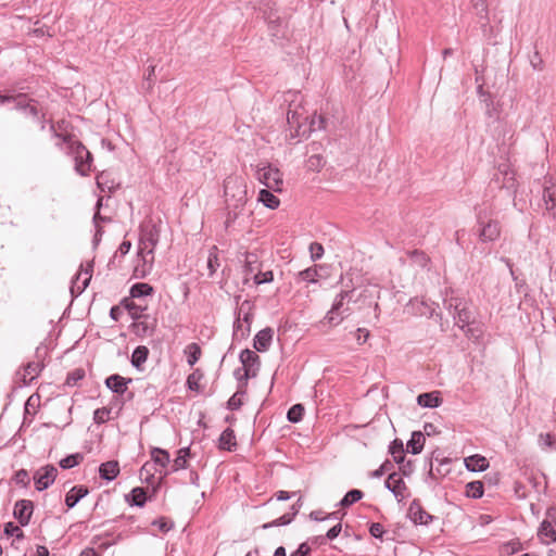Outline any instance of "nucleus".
Returning a JSON list of instances; mask_svg holds the SVG:
<instances>
[{
  "label": "nucleus",
  "mask_w": 556,
  "mask_h": 556,
  "mask_svg": "<svg viewBox=\"0 0 556 556\" xmlns=\"http://www.w3.org/2000/svg\"><path fill=\"white\" fill-rule=\"evenodd\" d=\"M247 185L243 178L229 176L224 181V197L226 204L225 228L231 227L236 220L244 215L247 204Z\"/></svg>",
  "instance_id": "1"
},
{
  "label": "nucleus",
  "mask_w": 556,
  "mask_h": 556,
  "mask_svg": "<svg viewBox=\"0 0 556 556\" xmlns=\"http://www.w3.org/2000/svg\"><path fill=\"white\" fill-rule=\"evenodd\" d=\"M161 228L152 218L144 219L139 226V250L144 265L150 264L151 268L154 260V249L160 241Z\"/></svg>",
  "instance_id": "2"
},
{
  "label": "nucleus",
  "mask_w": 556,
  "mask_h": 556,
  "mask_svg": "<svg viewBox=\"0 0 556 556\" xmlns=\"http://www.w3.org/2000/svg\"><path fill=\"white\" fill-rule=\"evenodd\" d=\"M64 148L67 154L72 155L75 162V170L80 176H87L92 170V154L78 140L72 136L63 137Z\"/></svg>",
  "instance_id": "3"
},
{
  "label": "nucleus",
  "mask_w": 556,
  "mask_h": 556,
  "mask_svg": "<svg viewBox=\"0 0 556 556\" xmlns=\"http://www.w3.org/2000/svg\"><path fill=\"white\" fill-rule=\"evenodd\" d=\"M478 236L481 242H493L501 236V225L496 219L489 218L485 210L476 207Z\"/></svg>",
  "instance_id": "4"
},
{
  "label": "nucleus",
  "mask_w": 556,
  "mask_h": 556,
  "mask_svg": "<svg viewBox=\"0 0 556 556\" xmlns=\"http://www.w3.org/2000/svg\"><path fill=\"white\" fill-rule=\"evenodd\" d=\"M257 179L268 189H271L276 192L282 191V174L278 168L273 167L271 165L260 168L257 170Z\"/></svg>",
  "instance_id": "5"
},
{
  "label": "nucleus",
  "mask_w": 556,
  "mask_h": 556,
  "mask_svg": "<svg viewBox=\"0 0 556 556\" xmlns=\"http://www.w3.org/2000/svg\"><path fill=\"white\" fill-rule=\"evenodd\" d=\"M496 181L501 182V188L505 189L509 195L515 197L517 193V179L515 172L506 163L498 165Z\"/></svg>",
  "instance_id": "6"
},
{
  "label": "nucleus",
  "mask_w": 556,
  "mask_h": 556,
  "mask_svg": "<svg viewBox=\"0 0 556 556\" xmlns=\"http://www.w3.org/2000/svg\"><path fill=\"white\" fill-rule=\"evenodd\" d=\"M58 470L53 465H46L34 473V482L37 491L41 492L48 489L55 481Z\"/></svg>",
  "instance_id": "7"
},
{
  "label": "nucleus",
  "mask_w": 556,
  "mask_h": 556,
  "mask_svg": "<svg viewBox=\"0 0 556 556\" xmlns=\"http://www.w3.org/2000/svg\"><path fill=\"white\" fill-rule=\"evenodd\" d=\"M239 359L243 367L242 378L250 379L255 377L256 370L260 367V356L255 352L244 349L241 351Z\"/></svg>",
  "instance_id": "8"
},
{
  "label": "nucleus",
  "mask_w": 556,
  "mask_h": 556,
  "mask_svg": "<svg viewBox=\"0 0 556 556\" xmlns=\"http://www.w3.org/2000/svg\"><path fill=\"white\" fill-rule=\"evenodd\" d=\"M407 517L410 519L412 522L420 526H428L435 519L433 515L429 514L422 508L420 501L417 498H415L409 504V507L407 509Z\"/></svg>",
  "instance_id": "9"
},
{
  "label": "nucleus",
  "mask_w": 556,
  "mask_h": 556,
  "mask_svg": "<svg viewBox=\"0 0 556 556\" xmlns=\"http://www.w3.org/2000/svg\"><path fill=\"white\" fill-rule=\"evenodd\" d=\"M141 318H143V320H141V321H140V319L135 320L131 324V326H130L131 331L137 337H140V338L153 336L156 330V325H157L156 318L151 317L148 314L143 315Z\"/></svg>",
  "instance_id": "10"
},
{
  "label": "nucleus",
  "mask_w": 556,
  "mask_h": 556,
  "mask_svg": "<svg viewBox=\"0 0 556 556\" xmlns=\"http://www.w3.org/2000/svg\"><path fill=\"white\" fill-rule=\"evenodd\" d=\"M555 182L553 177H544L542 201L545 205V210L552 217H556V192L553 190Z\"/></svg>",
  "instance_id": "11"
},
{
  "label": "nucleus",
  "mask_w": 556,
  "mask_h": 556,
  "mask_svg": "<svg viewBox=\"0 0 556 556\" xmlns=\"http://www.w3.org/2000/svg\"><path fill=\"white\" fill-rule=\"evenodd\" d=\"M91 271H92V263L87 265V268L83 269L80 273H77L72 280L71 285V294L73 298L80 295L84 290L88 287L91 280Z\"/></svg>",
  "instance_id": "12"
},
{
  "label": "nucleus",
  "mask_w": 556,
  "mask_h": 556,
  "mask_svg": "<svg viewBox=\"0 0 556 556\" xmlns=\"http://www.w3.org/2000/svg\"><path fill=\"white\" fill-rule=\"evenodd\" d=\"M34 513V503L30 500L16 501L13 516L22 527L28 526Z\"/></svg>",
  "instance_id": "13"
},
{
  "label": "nucleus",
  "mask_w": 556,
  "mask_h": 556,
  "mask_svg": "<svg viewBox=\"0 0 556 556\" xmlns=\"http://www.w3.org/2000/svg\"><path fill=\"white\" fill-rule=\"evenodd\" d=\"M384 486L394 495V497L401 502L407 490V486L399 472H391L384 481Z\"/></svg>",
  "instance_id": "14"
},
{
  "label": "nucleus",
  "mask_w": 556,
  "mask_h": 556,
  "mask_svg": "<svg viewBox=\"0 0 556 556\" xmlns=\"http://www.w3.org/2000/svg\"><path fill=\"white\" fill-rule=\"evenodd\" d=\"M37 100L29 98L26 93H17V99L14 103V109L21 111L31 117H38L39 110L36 106Z\"/></svg>",
  "instance_id": "15"
},
{
  "label": "nucleus",
  "mask_w": 556,
  "mask_h": 556,
  "mask_svg": "<svg viewBox=\"0 0 556 556\" xmlns=\"http://www.w3.org/2000/svg\"><path fill=\"white\" fill-rule=\"evenodd\" d=\"M132 382L131 378H125L118 374L106 377L104 383L108 389L118 396H123L127 391V386Z\"/></svg>",
  "instance_id": "16"
},
{
  "label": "nucleus",
  "mask_w": 556,
  "mask_h": 556,
  "mask_svg": "<svg viewBox=\"0 0 556 556\" xmlns=\"http://www.w3.org/2000/svg\"><path fill=\"white\" fill-rule=\"evenodd\" d=\"M273 337L274 330L270 327L260 330L253 339L254 349L257 352H266L271 344Z\"/></svg>",
  "instance_id": "17"
},
{
  "label": "nucleus",
  "mask_w": 556,
  "mask_h": 556,
  "mask_svg": "<svg viewBox=\"0 0 556 556\" xmlns=\"http://www.w3.org/2000/svg\"><path fill=\"white\" fill-rule=\"evenodd\" d=\"M89 493L85 485H74L65 495V505L67 509L74 508L77 503Z\"/></svg>",
  "instance_id": "18"
},
{
  "label": "nucleus",
  "mask_w": 556,
  "mask_h": 556,
  "mask_svg": "<svg viewBox=\"0 0 556 556\" xmlns=\"http://www.w3.org/2000/svg\"><path fill=\"white\" fill-rule=\"evenodd\" d=\"M489 465L490 463L488 458L480 454H475L465 458V466L469 471L481 472L486 470Z\"/></svg>",
  "instance_id": "19"
},
{
  "label": "nucleus",
  "mask_w": 556,
  "mask_h": 556,
  "mask_svg": "<svg viewBox=\"0 0 556 556\" xmlns=\"http://www.w3.org/2000/svg\"><path fill=\"white\" fill-rule=\"evenodd\" d=\"M119 473V464L117 460H109L99 466V476L102 480L113 481Z\"/></svg>",
  "instance_id": "20"
},
{
  "label": "nucleus",
  "mask_w": 556,
  "mask_h": 556,
  "mask_svg": "<svg viewBox=\"0 0 556 556\" xmlns=\"http://www.w3.org/2000/svg\"><path fill=\"white\" fill-rule=\"evenodd\" d=\"M352 282V280H350ZM355 288L353 283H346L345 289L341 290V292L336 296L331 308L333 312H343L346 307H344V301H350L352 299V293L354 292Z\"/></svg>",
  "instance_id": "21"
},
{
  "label": "nucleus",
  "mask_w": 556,
  "mask_h": 556,
  "mask_svg": "<svg viewBox=\"0 0 556 556\" xmlns=\"http://www.w3.org/2000/svg\"><path fill=\"white\" fill-rule=\"evenodd\" d=\"M453 319L455 321V325L459 327V329L462 330H465V328L471 324V321L473 320L472 313L467 307L466 302L456 313H453Z\"/></svg>",
  "instance_id": "22"
},
{
  "label": "nucleus",
  "mask_w": 556,
  "mask_h": 556,
  "mask_svg": "<svg viewBox=\"0 0 556 556\" xmlns=\"http://www.w3.org/2000/svg\"><path fill=\"white\" fill-rule=\"evenodd\" d=\"M237 447L235 431L231 428H226L219 435L218 448L223 451H233Z\"/></svg>",
  "instance_id": "23"
},
{
  "label": "nucleus",
  "mask_w": 556,
  "mask_h": 556,
  "mask_svg": "<svg viewBox=\"0 0 556 556\" xmlns=\"http://www.w3.org/2000/svg\"><path fill=\"white\" fill-rule=\"evenodd\" d=\"M426 438L421 431H413L410 434V439L407 441L406 447L407 452L417 455L420 454L424 445H425Z\"/></svg>",
  "instance_id": "24"
},
{
  "label": "nucleus",
  "mask_w": 556,
  "mask_h": 556,
  "mask_svg": "<svg viewBox=\"0 0 556 556\" xmlns=\"http://www.w3.org/2000/svg\"><path fill=\"white\" fill-rule=\"evenodd\" d=\"M130 506L143 507L147 502V493L143 488L136 486L125 496Z\"/></svg>",
  "instance_id": "25"
},
{
  "label": "nucleus",
  "mask_w": 556,
  "mask_h": 556,
  "mask_svg": "<svg viewBox=\"0 0 556 556\" xmlns=\"http://www.w3.org/2000/svg\"><path fill=\"white\" fill-rule=\"evenodd\" d=\"M149 356V349L144 345H139L135 348L131 353L130 363L131 365L138 369H142V365L147 362Z\"/></svg>",
  "instance_id": "26"
},
{
  "label": "nucleus",
  "mask_w": 556,
  "mask_h": 556,
  "mask_svg": "<svg viewBox=\"0 0 556 556\" xmlns=\"http://www.w3.org/2000/svg\"><path fill=\"white\" fill-rule=\"evenodd\" d=\"M538 535L546 544L556 542V530L548 520L541 522Z\"/></svg>",
  "instance_id": "27"
},
{
  "label": "nucleus",
  "mask_w": 556,
  "mask_h": 556,
  "mask_svg": "<svg viewBox=\"0 0 556 556\" xmlns=\"http://www.w3.org/2000/svg\"><path fill=\"white\" fill-rule=\"evenodd\" d=\"M121 306H123L128 312L134 321L141 319V317L144 315L143 312L147 309V306L138 305L127 298L121 301Z\"/></svg>",
  "instance_id": "28"
},
{
  "label": "nucleus",
  "mask_w": 556,
  "mask_h": 556,
  "mask_svg": "<svg viewBox=\"0 0 556 556\" xmlns=\"http://www.w3.org/2000/svg\"><path fill=\"white\" fill-rule=\"evenodd\" d=\"M417 403L421 407L437 408L441 405L442 400L434 392H426L417 396Z\"/></svg>",
  "instance_id": "29"
},
{
  "label": "nucleus",
  "mask_w": 556,
  "mask_h": 556,
  "mask_svg": "<svg viewBox=\"0 0 556 556\" xmlns=\"http://www.w3.org/2000/svg\"><path fill=\"white\" fill-rule=\"evenodd\" d=\"M151 460L150 463L154 464V466L159 465L165 468L170 462L169 453L161 447H153L151 450Z\"/></svg>",
  "instance_id": "30"
},
{
  "label": "nucleus",
  "mask_w": 556,
  "mask_h": 556,
  "mask_svg": "<svg viewBox=\"0 0 556 556\" xmlns=\"http://www.w3.org/2000/svg\"><path fill=\"white\" fill-rule=\"evenodd\" d=\"M261 269V265L257 261V255L254 253H247L245 261L243 265V274L245 275L244 283L249 281L248 276L253 274L254 271H258Z\"/></svg>",
  "instance_id": "31"
},
{
  "label": "nucleus",
  "mask_w": 556,
  "mask_h": 556,
  "mask_svg": "<svg viewBox=\"0 0 556 556\" xmlns=\"http://www.w3.org/2000/svg\"><path fill=\"white\" fill-rule=\"evenodd\" d=\"M350 314V308L346 306L343 312H333V309H329L321 320L323 324H328L329 326H338L343 321L345 317Z\"/></svg>",
  "instance_id": "32"
},
{
  "label": "nucleus",
  "mask_w": 556,
  "mask_h": 556,
  "mask_svg": "<svg viewBox=\"0 0 556 556\" xmlns=\"http://www.w3.org/2000/svg\"><path fill=\"white\" fill-rule=\"evenodd\" d=\"M154 289L152 286L146 282H137L130 287L129 294L134 299H140L153 293Z\"/></svg>",
  "instance_id": "33"
},
{
  "label": "nucleus",
  "mask_w": 556,
  "mask_h": 556,
  "mask_svg": "<svg viewBox=\"0 0 556 556\" xmlns=\"http://www.w3.org/2000/svg\"><path fill=\"white\" fill-rule=\"evenodd\" d=\"M258 201L270 210L277 208L280 204L279 199L267 189H262L260 191Z\"/></svg>",
  "instance_id": "34"
},
{
  "label": "nucleus",
  "mask_w": 556,
  "mask_h": 556,
  "mask_svg": "<svg viewBox=\"0 0 556 556\" xmlns=\"http://www.w3.org/2000/svg\"><path fill=\"white\" fill-rule=\"evenodd\" d=\"M364 496L363 491L358 489H352L345 493V495L341 498V501L338 503L341 507H349L353 505L354 503L362 500Z\"/></svg>",
  "instance_id": "35"
},
{
  "label": "nucleus",
  "mask_w": 556,
  "mask_h": 556,
  "mask_svg": "<svg viewBox=\"0 0 556 556\" xmlns=\"http://www.w3.org/2000/svg\"><path fill=\"white\" fill-rule=\"evenodd\" d=\"M190 457V447L178 450V455L172 465V471H178L187 468V458Z\"/></svg>",
  "instance_id": "36"
},
{
  "label": "nucleus",
  "mask_w": 556,
  "mask_h": 556,
  "mask_svg": "<svg viewBox=\"0 0 556 556\" xmlns=\"http://www.w3.org/2000/svg\"><path fill=\"white\" fill-rule=\"evenodd\" d=\"M251 332V327L249 325L243 326L241 323V319L239 317H236L235 324H233V332L232 338L233 340L241 341L249 337Z\"/></svg>",
  "instance_id": "37"
},
{
  "label": "nucleus",
  "mask_w": 556,
  "mask_h": 556,
  "mask_svg": "<svg viewBox=\"0 0 556 556\" xmlns=\"http://www.w3.org/2000/svg\"><path fill=\"white\" fill-rule=\"evenodd\" d=\"M484 493V486L481 481H471L466 484V495L470 498H481Z\"/></svg>",
  "instance_id": "38"
},
{
  "label": "nucleus",
  "mask_w": 556,
  "mask_h": 556,
  "mask_svg": "<svg viewBox=\"0 0 556 556\" xmlns=\"http://www.w3.org/2000/svg\"><path fill=\"white\" fill-rule=\"evenodd\" d=\"M304 405L301 403L292 405L287 412V419L291 424H298L303 419L304 416Z\"/></svg>",
  "instance_id": "39"
},
{
  "label": "nucleus",
  "mask_w": 556,
  "mask_h": 556,
  "mask_svg": "<svg viewBox=\"0 0 556 556\" xmlns=\"http://www.w3.org/2000/svg\"><path fill=\"white\" fill-rule=\"evenodd\" d=\"M219 266H220V264H219V258H218V249L216 245H213L210 249L208 256H207L208 275L213 276Z\"/></svg>",
  "instance_id": "40"
},
{
  "label": "nucleus",
  "mask_w": 556,
  "mask_h": 556,
  "mask_svg": "<svg viewBox=\"0 0 556 556\" xmlns=\"http://www.w3.org/2000/svg\"><path fill=\"white\" fill-rule=\"evenodd\" d=\"M319 273H318V267L315 265V266H312V267H308L304 270H301L299 271L298 274V278L302 281H306V282H309V283H316L318 281V277H319Z\"/></svg>",
  "instance_id": "41"
},
{
  "label": "nucleus",
  "mask_w": 556,
  "mask_h": 556,
  "mask_svg": "<svg viewBox=\"0 0 556 556\" xmlns=\"http://www.w3.org/2000/svg\"><path fill=\"white\" fill-rule=\"evenodd\" d=\"M154 464H151L150 462L144 463L139 471L140 480L148 484H152L154 482Z\"/></svg>",
  "instance_id": "42"
},
{
  "label": "nucleus",
  "mask_w": 556,
  "mask_h": 556,
  "mask_svg": "<svg viewBox=\"0 0 556 556\" xmlns=\"http://www.w3.org/2000/svg\"><path fill=\"white\" fill-rule=\"evenodd\" d=\"M247 393L244 388L238 387L237 392L227 401V409L238 410L243 405L241 396Z\"/></svg>",
  "instance_id": "43"
},
{
  "label": "nucleus",
  "mask_w": 556,
  "mask_h": 556,
  "mask_svg": "<svg viewBox=\"0 0 556 556\" xmlns=\"http://www.w3.org/2000/svg\"><path fill=\"white\" fill-rule=\"evenodd\" d=\"M83 459H84L83 454L74 453V454L67 455L66 457L62 458L60 460L59 465L62 469H71V468L79 465Z\"/></svg>",
  "instance_id": "44"
},
{
  "label": "nucleus",
  "mask_w": 556,
  "mask_h": 556,
  "mask_svg": "<svg viewBox=\"0 0 556 556\" xmlns=\"http://www.w3.org/2000/svg\"><path fill=\"white\" fill-rule=\"evenodd\" d=\"M43 365L37 362H29L24 368V380L33 381L42 370Z\"/></svg>",
  "instance_id": "45"
},
{
  "label": "nucleus",
  "mask_w": 556,
  "mask_h": 556,
  "mask_svg": "<svg viewBox=\"0 0 556 556\" xmlns=\"http://www.w3.org/2000/svg\"><path fill=\"white\" fill-rule=\"evenodd\" d=\"M187 363L189 366L195 365L201 356V348L197 343H191L187 346Z\"/></svg>",
  "instance_id": "46"
},
{
  "label": "nucleus",
  "mask_w": 556,
  "mask_h": 556,
  "mask_svg": "<svg viewBox=\"0 0 556 556\" xmlns=\"http://www.w3.org/2000/svg\"><path fill=\"white\" fill-rule=\"evenodd\" d=\"M476 15L478 17V22L481 25V28L483 31H485V28L489 23V4H478Z\"/></svg>",
  "instance_id": "47"
},
{
  "label": "nucleus",
  "mask_w": 556,
  "mask_h": 556,
  "mask_svg": "<svg viewBox=\"0 0 556 556\" xmlns=\"http://www.w3.org/2000/svg\"><path fill=\"white\" fill-rule=\"evenodd\" d=\"M465 336L469 339L478 340L482 337L483 330L480 326V324L476 323L475 320L471 321V324L463 330Z\"/></svg>",
  "instance_id": "48"
},
{
  "label": "nucleus",
  "mask_w": 556,
  "mask_h": 556,
  "mask_svg": "<svg viewBox=\"0 0 556 556\" xmlns=\"http://www.w3.org/2000/svg\"><path fill=\"white\" fill-rule=\"evenodd\" d=\"M3 533L8 538L14 536L16 540L24 539V532L22 531V529L12 521L4 523Z\"/></svg>",
  "instance_id": "49"
},
{
  "label": "nucleus",
  "mask_w": 556,
  "mask_h": 556,
  "mask_svg": "<svg viewBox=\"0 0 556 556\" xmlns=\"http://www.w3.org/2000/svg\"><path fill=\"white\" fill-rule=\"evenodd\" d=\"M85 377V370L83 368H75L67 374L65 383L68 387L76 386Z\"/></svg>",
  "instance_id": "50"
},
{
  "label": "nucleus",
  "mask_w": 556,
  "mask_h": 556,
  "mask_svg": "<svg viewBox=\"0 0 556 556\" xmlns=\"http://www.w3.org/2000/svg\"><path fill=\"white\" fill-rule=\"evenodd\" d=\"M466 301L462 298L451 296V298L444 300V305H445V308L453 316V313H456L463 306V304Z\"/></svg>",
  "instance_id": "51"
},
{
  "label": "nucleus",
  "mask_w": 556,
  "mask_h": 556,
  "mask_svg": "<svg viewBox=\"0 0 556 556\" xmlns=\"http://www.w3.org/2000/svg\"><path fill=\"white\" fill-rule=\"evenodd\" d=\"M274 280V274L271 270L262 271L261 269L254 275L253 281L256 286L263 283H269Z\"/></svg>",
  "instance_id": "52"
},
{
  "label": "nucleus",
  "mask_w": 556,
  "mask_h": 556,
  "mask_svg": "<svg viewBox=\"0 0 556 556\" xmlns=\"http://www.w3.org/2000/svg\"><path fill=\"white\" fill-rule=\"evenodd\" d=\"M13 481L23 486V488H26L28 486L29 482H30V479H29V475H28V471L26 469H20L17 470L14 476H13Z\"/></svg>",
  "instance_id": "53"
},
{
  "label": "nucleus",
  "mask_w": 556,
  "mask_h": 556,
  "mask_svg": "<svg viewBox=\"0 0 556 556\" xmlns=\"http://www.w3.org/2000/svg\"><path fill=\"white\" fill-rule=\"evenodd\" d=\"M109 174L105 173V172H102L100 173L99 175H97V186L98 188L101 190V191H113L114 190V186L113 185H109Z\"/></svg>",
  "instance_id": "54"
},
{
  "label": "nucleus",
  "mask_w": 556,
  "mask_h": 556,
  "mask_svg": "<svg viewBox=\"0 0 556 556\" xmlns=\"http://www.w3.org/2000/svg\"><path fill=\"white\" fill-rule=\"evenodd\" d=\"M110 413H111V408H106V407L97 408L93 412V421L98 425L104 424L109 419Z\"/></svg>",
  "instance_id": "55"
},
{
  "label": "nucleus",
  "mask_w": 556,
  "mask_h": 556,
  "mask_svg": "<svg viewBox=\"0 0 556 556\" xmlns=\"http://www.w3.org/2000/svg\"><path fill=\"white\" fill-rule=\"evenodd\" d=\"M409 255L410 258L420 267H426L429 262L428 256L422 251L415 250L410 252Z\"/></svg>",
  "instance_id": "56"
},
{
  "label": "nucleus",
  "mask_w": 556,
  "mask_h": 556,
  "mask_svg": "<svg viewBox=\"0 0 556 556\" xmlns=\"http://www.w3.org/2000/svg\"><path fill=\"white\" fill-rule=\"evenodd\" d=\"M391 469H393V464L391 460L389 459H386L379 468H377L376 470H374L370 476L372 478H380L382 477L386 472L390 471Z\"/></svg>",
  "instance_id": "57"
},
{
  "label": "nucleus",
  "mask_w": 556,
  "mask_h": 556,
  "mask_svg": "<svg viewBox=\"0 0 556 556\" xmlns=\"http://www.w3.org/2000/svg\"><path fill=\"white\" fill-rule=\"evenodd\" d=\"M324 157L319 154H314L309 156L307 161V166L312 170H319L324 166Z\"/></svg>",
  "instance_id": "58"
},
{
  "label": "nucleus",
  "mask_w": 556,
  "mask_h": 556,
  "mask_svg": "<svg viewBox=\"0 0 556 556\" xmlns=\"http://www.w3.org/2000/svg\"><path fill=\"white\" fill-rule=\"evenodd\" d=\"M311 258L317 261L324 255V247L318 242H312L309 245Z\"/></svg>",
  "instance_id": "59"
},
{
  "label": "nucleus",
  "mask_w": 556,
  "mask_h": 556,
  "mask_svg": "<svg viewBox=\"0 0 556 556\" xmlns=\"http://www.w3.org/2000/svg\"><path fill=\"white\" fill-rule=\"evenodd\" d=\"M153 526H156L162 532H168L173 529L174 523L167 520L164 517L157 518L152 522Z\"/></svg>",
  "instance_id": "60"
},
{
  "label": "nucleus",
  "mask_w": 556,
  "mask_h": 556,
  "mask_svg": "<svg viewBox=\"0 0 556 556\" xmlns=\"http://www.w3.org/2000/svg\"><path fill=\"white\" fill-rule=\"evenodd\" d=\"M400 468L401 477H410L415 470L414 462L412 459L405 460Z\"/></svg>",
  "instance_id": "61"
},
{
  "label": "nucleus",
  "mask_w": 556,
  "mask_h": 556,
  "mask_svg": "<svg viewBox=\"0 0 556 556\" xmlns=\"http://www.w3.org/2000/svg\"><path fill=\"white\" fill-rule=\"evenodd\" d=\"M539 444L542 448H553L555 447V441L553 439V437L549 434V433H541L539 435Z\"/></svg>",
  "instance_id": "62"
},
{
  "label": "nucleus",
  "mask_w": 556,
  "mask_h": 556,
  "mask_svg": "<svg viewBox=\"0 0 556 556\" xmlns=\"http://www.w3.org/2000/svg\"><path fill=\"white\" fill-rule=\"evenodd\" d=\"M405 452L403 441L394 439L389 445V453L391 455L403 454Z\"/></svg>",
  "instance_id": "63"
},
{
  "label": "nucleus",
  "mask_w": 556,
  "mask_h": 556,
  "mask_svg": "<svg viewBox=\"0 0 556 556\" xmlns=\"http://www.w3.org/2000/svg\"><path fill=\"white\" fill-rule=\"evenodd\" d=\"M312 553V548L308 542L301 543L298 548L291 553L290 556H309Z\"/></svg>",
  "instance_id": "64"
}]
</instances>
